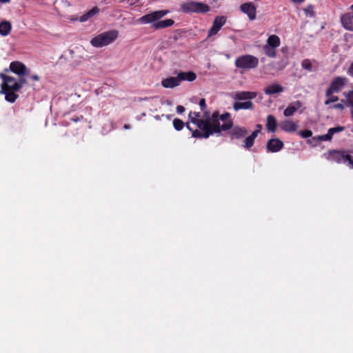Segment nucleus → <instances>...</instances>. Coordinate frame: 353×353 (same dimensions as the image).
I'll return each mask as SVG.
<instances>
[{"instance_id":"nucleus-16","label":"nucleus","mask_w":353,"mask_h":353,"mask_svg":"<svg viewBox=\"0 0 353 353\" xmlns=\"http://www.w3.org/2000/svg\"><path fill=\"white\" fill-rule=\"evenodd\" d=\"M267 147L270 151L276 152L282 149L283 143L277 138L272 139L268 142Z\"/></svg>"},{"instance_id":"nucleus-19","label":"nucleus","mask_w":353,"mask_h":353,"mask_svg":"<svg viewBox=\"0 0 353 353\" xmlns=\"http://www.w3.org/2000/svg\"><path fill=\"white\" fill-rule=\"evenodd\" d=\"M284 90L283 87L279 83H272L266 87V94H278Z\"/></svg>"},{"instance_id":"nucleus-15","label":"nucleus","mask_w":353,"mask_h":353,"mask_svg":"<svg viewBox=\"0 0 353 353\" xmlns=\"http://www.w3.org/2000/svg\"><path fill=\"white\" fill-rule=\"evenodd\" d=\"M241 10L246 14L250 20H254L256 18V8L252 3L242 4Z\"/></svg>"},{"instance_id":"nucleus-8","label":"nucleus","mask_w":353,"mask_h":353,"mask_svg":"<svg viewBox=\"0 0 353 353\" xmlns=\"http://www.w3.org/2000/svg\"><path fill=\"white\" fill-rule=\"evenodd\" d=\"M181 10L185 12L205 13L210 10V7L201 2L190 1L182 4Z\"/></svg>"},{"instance_id":"nucleus-20","label":"nucleus","mask_w":353,"mask_h":353,"mask_svg":"<svg viewBox=\"0 0 353 353\" xmlns=\"http://www.w3.org/2000/svg\"><path fill=\"white\" fill-rule=\"evenodd\" d=\"M301 107V103L299 101H296L290 104L284 110V115L287 117L292 116L298 109Z\"/></svg>"},{"instance_id":"nucleus-31","label":"nucleus","mask_w":353,"mask_h":353,"mask_svg":"<svg viewBox=\"0 0 353 353\" xmlns=\"http://www.w3.org/2000/svg\"><path fill=\"white\" fill-rule=\"evenodd\" d=\"M305 13L307 16L310 17H314V12L312 6H308L305 9Z\"/></svg>"},{"instance_id":"nucleus-42","label":"nucleus","mask_w":353,"mask_h":353,"mask_svg":"<svg viewBox=\"0 0 353 353\" xmlns=\"http://www.w3.org/2000/svg\"><path fill=\"white\" fill-rule=\"evenodd\" d=\"M350 8L353 10V4L351 6Z\"/></svg>"},{"instance_id":"nucleus-2","label":"nucleus","mask_w":353,"mask_h":353,"mask_svg":"<svg viewBox=\"0 0 353 353\" xmlns=\"http://www.w3.org/2000/svg\"><path fill=\"white\" fill-rule=\"evenodd\" d=\"M168 10H157L145 14L137 19V22L141 24H151L156 30L163 29L172 26L174 21L171 19L161 20L168 13Z\"/></svg>"},{"instance_id":"nucleus-41","label":"nucleus","mask_w":353,"mask_h":353,"mask_svg":"<svg viewBox=\"0 0 353 353\" xmlns=\"http://www.w3.org/2000/svg\"><path fill=\"white\" fill-rule=\"evenodd\" d=\"M124 128L128 130V129L130 128V126L128 124H125V125H124Z\"/></svg>"},{"instance_id":"nucleus-5","label":"nucleus","mask_w":353,"mask_h":353,"mask_svg":"<svg viewBox=\"0 0 353 353\" xmlns=\"http://www.w3.org/2000/svg\"><path fill=\"white\" fill-rule=\"evenodd\" d=\"M196 74L193 72H181L176 77H170L163 79L161 85L165 88H174L178 86L181 81H192L196 79Z\"/></svg>"},{"instance_id":"nucleus-27","label":"nucleus","mask_w":353,"mask_h":353,"mask_svg":"<svg viewBox=\"0 0 353 353\" xmlns=\"http://www.w3.org/2000/svg\"><path fill=\"white\" fill-rule=\"evenodd\" d=\"M6 100L8 102L13 103L16 101L18 96L12 92L7 91L6 93Z\"/></svg>"},{"instance_id":"nucleus-18","label":"nucleus","mask_w":353,"mask_h":353,"mask_svg":"<svg viewBox=\"0 0 353 353\" xmlns=\"http://www.w3.org/2000/svg\"><path fill=\"white\" fill-rule=\"evenodd\" d=\"M341 23L345 29L353 31V14H344L341 17Z\"/></svg>"},{"instance_id":"nucleus-35","label":"nucleus","mask_w":353,"mask_h":353,"mask_svg":"<svg viewBox=\"0 0 353 353\" xmlns=\"http://www.w3.org/2000/svg\"><path fill=\"white\" fill-rule=\"evenodd\" d=\"M330 108H332V109L343 110L344 105L343 103H337V104L333 105L330 106Z\"/></svg>"},{"instance_id":"nucleus-12","label":"nucleus","mask_w":353,"mask_h":353,"mask_svg":"<svg viewBox=\"0 0 353 353\" xmlns=\"http://www.w3.org/2000/svg\"><path fill=\"white\" fill-rule=\"evenodd\" d=\"M226 17L224 16L216 17L214 21L212 26L208 31V36L211 37L217 34L221 30V27L225 23Z\"/></svg>"},{"instance_id":"nucleus-36","label":"nucleus","mask_w":353,"mask_h":353,"mask_svg":"<svg viewBox=\"0 0 353 353\" xmlns=\"http://www.w3.org/2000/svg\"><path fill=\"white\" fill-rule=\"evenodd\" d=\"M199 105L201 107V109L202 110H204L206 108V104H205V99H201L199 101Z\"/></svg>"},{"instance_id":"nucleus-3","label":"nucleus","mask_w":353,"mask_h":353,"mask_svg":"<svg viewBox=\"0 0 353 353\" xmlns=\"http://www.w3.org/2000/svg\"><path fill=\"white\" fill-rule=\"evenodd\" d=\"M118 37L119 31L117 30H111L94 37L90 40V44L94 48H103L112 43Z\"/></svg>"},{"instance_id":"nucleus-17","label":"nucleus","mask_w":353,"mask_h":353,"mask_svg":"<svg viewBox=\"0 0 353 353\" xmlns=\"http://www.w3.org/2000/svg\"><path fill=\"white\" fill-rule=\"evenodd\" d=\"M281 128L287 132H294L298 128V125L293 121L285 120L281 123Z\"/></svg>"},{"instance_id":"nucleus-14","label":"nucleus","mask_w":353,"mask_h":353,"mask_svg":"<svg viewBox=\"0 0 353 353\" xmlns=\"http://www.w3.org/2000/svg\"><path fill=\"white\" fill-rule=\"evenodd\" d=\"M343 130H344V127H342V126L332 128L328 130L327 134L321 135V136H318L316 137H314L313 139L315 141H331L334 134L341 132Z\"/></svg>"},{"instance_id":"nucleus-37","label":"nucleus","mask_w":353,"mask_h":353,"mask_svg":"<svg viewBox=\"0 0 353 353\" xmlns=\"http://www.w3.org/2000/svg\"><path fill=\"white\" fill-rule=\"evenodd\" d=\"M185 111V108L182 105H178L176 107V112L179 114H181L183 113V112Z\"/></svg>"},{"instance_id":"nucleus-33","label":"nucleus","mask_w":353,"mask_h":353,"mask_svg":"<svg viewBox=\"0 0 353 353\" xmlns=\"http://www.w3.org/2000/svg\"><path fill=\"white\" fill-rule=\"evenodd\" d=\"M347 74L353 78V61L350 63V66L347 69Z\"/></svg>"},{"instance_id":"nucleus-6","label":"nucleus","mask_w":353,"mask_h":353,"mask_svg":"<svg viewBox=\"0 0 353 353\" xmlns=\"http://www.w3.org/2000/svg\"><path fill=\"white\" fill-rule=\"evenodd\" d=\"M255 97V93L251 92H239L235 93L234 99L237 101L233 105L234 109L237 111L241 109L248 110L252 108V103L250 100Z\"/></svg>"},{"instance_id":"nucleus-21","label":"nucleus","mask_w":353,"mask_h":353,"mask_svg":"<svg viewBox=\"0 0 353 353\" xmlns=\"http://www.w3.org/2000/svg\"><path fill=\"white\" fill-rule=\"evenodd\" d=\"M12 30V24L10 21H3L0 23V34L2 36L8 35Z\"/></svg>"},{"instance_id":"nucleus-39","label":"nucleus","mask_w":353,"mask_h":353,"mask_svg":"<svg viewBox=\"0 0 353 353\" xmlns=\"http://www.w3.org/2000/svg\"><path fill=\"white\" fill-rule=\"evenodd\" d=\"M32 79H34V81H39V77L37 76V75H33L32 77Z\"/></svg>"},{"instance_id":"nucleus-34","label":"nucleus","mask_w":353,"mask_h":353,"mask_svg":"<svg viewBox=\"0 0 353 353\" xmlns=\"http://www.w3.org/2000/svg\"><path fill=\"white\" fill-rule=\"evenodd\" d=\"M302 66H303V68L307 69V70H310L311 69V63L307 60H305L302 63Z\"/></svg>"},{"instance_id":"nucleus-26","label":"nucleus","mask_w":353,"mask_h":353,"mask_svg":"<svg viewBox=\"0 0 353 353\" xmlns=\"http://www.w3.org/2000/svg\"><path fill=\"white\" fill-rule=\"evenodd\" d=\"M332 94L333 93H330L328 94V89L327 90V91H326L327 99L325 101V105H329L331 103L337 101L339 100V98L336 96H334Z\"/></svg>"},{"instance_id":"nucleus-7","label":"nucleus","mask_w":353,"mask_h":353,"mask_svg":"<svg viewBox=\"0 0 353 353\" xmlns=\"http://www.w3.org/2000/svg\"><path fill=\"white\" fill-rule=\"evenodd\" d=\"M0 77L3 80V83L1 85L0 93H6L7 91L17 92L26 82L24 79H21L18 81L14 77L6 75L3 73L0 74Z\"/></svg>"},{"instance_id":"nucleus-25","label":"nucleus","mask_w":353,"mask_h":353,"mask_svg":"<svg viewBox=\"0 0 353 353\" xmlns=\"http://www.w3.org/2000/svg\"><path fill=\"white\" fill-rule=\"evenodd\" d=\"M343 95L345 98V105L352 107L351 116L353 119V90L344 92Z\"/></svg>"},{"instance_id":"nucleus-38","label":"nucleus","mask_w":353,"mask_h":353,"mask_svg":"<svg viewBox=\"0 0 353 353\" xmlns=\"http://www.w3.org/2000/svg\"><path fill=\"white\" fill-rule=\"evenodd\" d=\"M294 3H301L303 2L305 0H290Z\"/></svg>"},{"instance_id":"nucleus-24","label":"nucleus","mask_w":353,"mask_h":353,"mask_svg":"<svg viewBox=\"0 0 353 353\" xmlns=\"http://www.w3.org/2000/svg\"><path fill=\"white\" fill-rule=\"evenodd\" d=\"M247 130L241 127L235 126L232 128L231 131V134L236 138H241L244 137L247 134Z\"/></svg>"},{"instance_id":"nucleus-43","label":"nucleus","mask_w":353,"mask_h":353,"mask_svg":"<svg viewBox=\"0 0 353 353\" xmlns=\"http://www.w3.org/2000/svg\"><path fill=\"white\" fill-rule=\"evenodd\" d=\"M352 132H353V129L352 130Z\"/></svg>"},{"instance_id":"nucleus-28","label":"nucleus","mask_w":353,"mask_h":353,"mask_svg":"<svg viewBox=\"0 0 353 353\" xmlns=\"http://www.w3.org/2000/svg\"><path fill=\"white\" fill-rule=\"evenodd\" d=\"M254 140L252 139V137H251L250 136L248 137L247 138L245 139V140L243 141L244 148H245L247 149L251 148L254 144Z\"/></svg>"},{"instance_id":"nucleus-9","label":"nucleus","mask_w":353,"mask_h":353,"mask_svg":"<svg viewBox=\"0 0 353 353\" xmlns=\"http://www.w3.org/2000/svg\"><path fill=\"white\" fill-rule=\"evenodd\" d=\"M258 63L259 61L257 58L248 54L239 57L235 60V65L243 70L256 68Z\"/></svg>"},{"instance_id":"nucleus-30","label":"nucleus","mask_w":353,"mask_h":353,"mask_svg":"<svg viewBox=\"0 0 353 353\" xmlns=\"http://www.w3.org/2000/svg\"><path fill=\"white\" fill-rule=\"evenodd\" d=\"M299 134L303 138H308V137H310L312 135V132L311 130H305L301 131L299 132Z\"/></svg>"},{"instance_id":"nucleus-11","label":"nucleus","mask_w":353,"mask_h":353,"mask_svg":"<svg viewBox=\"0 0 353 353\" xmlns=\"http://www.w3.org/2000/svg\"><path fill=\"white\" fill-rule=\"evenodd\" d=\"M347 83V79L344 77H337L332 82L330 86L328 88V94L330 93L337 92L342 90L346 83Z\"/></svg>"},{"instance_id":"nucleus-4","label":"nucleus","mask_w":353,"mask_h":353,"mask_svg":"<svg viewBox=\"0 0 353 353\" xmlns=\"http://www.w3.org/2000/svg\"><path fill=\"white\" fill-rule=\"evenodd\" d=\"M322 157L329 162L336 163L338 164L345 163V162L348 161L349 164L353 168V159L345 150H329L323 153Z\"/></svg>"},{"instance_id":"nucleus-32","label":"nucleus","mask_w":353,"mask_h":353,"mask_svg":"<svg viewBox=\"0 0 353 353\" xmlns=\"http://www.w3.org/2000/svg\"><path fill=\"white\" fill-rule=\"evenodd\" d=\"M262 130V125H259L257 126V129L255 130L252 133V134L250 135L251 137H252V139L254 140L255 138L258 136L259 133Z\"/></svg>"},{"instance_id":"nucleus-23","label":"nucleus","mask_w":353,"mask_h":353,"mask_svg":"<svg viewBox=\"0 0 353 353\" xmlns=\"http://www.w3.org/2000/svg\"><path fill=\"white\" fill-rule=\"evenodd\" d=\"M99 12V10L97 7H94L92 8L91 10H90L89 11H88L85 14H84L83 15H82L80 18H79V21L81 22H85L87 20H88L90 18L92 17L93 16L96 15L97 14H98Z\"/></svg>"},{"instance_id":"nucleus-40","label":"nucleus","mask_w":353,"mask_h":353,"mask_svg":"<svg viewBox=\"0 0 353 353\" xmlns=\"http://www.w3.org/2000/svg\"><path fill=\"white\" fill-rule=\"evenodd\" d=\"M11 0H0V2L2 3H8Z\"/></svg>"},{"instance_id":"nucleus-1","label":"nucleus","mask_w":353,"mask_h":353,"mask_svg":"<svg viewBox=\"0 0 353 353\" xmlns=\"http://www.w3.org/2000/svg\"><path fill=\"white\" fill-rule=\"evenodd\" d=\"M190 123H188V128L192 131V137L208 138L214 133L221 132L230 129L232 122L228 113L219 116L214 112L208 121L200 119L199 112H190L189 114Z\"/></svg>"},{"instance_id":"nucleus-29","label":"nucleus","mask_w":353,"mask_h":353,"mask_svg":"<svg viewBox=\"0 0 353 353\" xmlns=\"http://www.w3.org/2000/svg\"><path fill=\"white\" fill-rule=\"evenodd\" d=\"M183 122L179 119H174L173 121V125L176 130L183 129Z\"/></svg>"},{"instance_id":"nucleus-10","label":"nucleus","mask_w":353,"mask_h":353,"mask_svg":"<svg viewBox=\"0 0 353 353\" xmlns=\"http://www.w3.org/2000/svg\"><path fill=\"white\" fill-rule=\"evenodd\" d=\"M280 44L281 40L277 35L270 36L266 40V56L271 58L275 57Z\"/></svg>"},{"instance_id":"nucleus-13","label":"nucleus","mask_w":353,"mask_h":353,"mask_svg":"<svg viewBox=\"0 0 353 353\" xmlns=\"http://www.w3.org/2000/svg\"><path fill=\"white\" fill-rule=\"evenodd\" d=\"M9 70L19 77H23L26 74V66L21 62L13 61L10 63Z\"/></svg>"},{"instance_id":"nucleus-22","label":"nucleus","mask_w":353,"mask_h":353,"mask_svg":"<svg viewBox=\"0 0 353 353\" xmlns=\"http://www.w3.org/2000/svg\"><path fill=\"white\" fill-rule=\"evenodd\" d=\"M266 127L269 132H276V130L277 129V122H276L275 117H274L272 115H269L268 117Z\"/></svg>"}]
</instances>
